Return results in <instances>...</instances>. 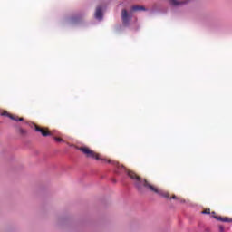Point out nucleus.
<instances>
[{
	"instance_id": "nucleus-1",
	"label": "nucleus",
	"mask_w": 232,
	"mask_h": 232,
	"mask_svg": "<svg viewBox=\"0 0 232 232\" xmlns=\"http://www.w3.org/2000/svg\"><path fill=\"white\" fill-rule=\"evenodd\" d=\"M117 167L116 173H121V171H125L127 175L134 181V185L136 186L137 189L142 192L143 188L145 189H149L152 193H156V195H160V197H164V198H169V193L164 192V190L157 188L155 185H151L148 180L143 179L140 178L137 173L128 170L124 165H121L118 162L114 163Z\"/></svg>"
},
{
	"instance_id": "nucleus-2",
	"label": "nucleus",
	"mask_w": 232,
	"mask_h": 232,
	"mask_svg": "<svg viewBox=\"0 0 232 232\" xmlns=\"http://www.w3.org/2000/svg\"><path fill=\"white\" fill-rule=\"evenodd\" d=\"M78 150L79 151H82V153H83V155H85L89 159H95V160H102V162H109V163L111 162V160H107L106 159H102L99 153L92 150L88 147H80L78 148Z\"/></svg>"
},
{
	"instance_id": "nucleus-3",
	"label": "nucleus",
	"mask_w": 232,
	"mask_h": 232,
	"mask_svg": "<svg viewBox=\"0 0 232 232\" xmlns=\"http://www.w3.org/2000/svg\"><path fill=\"white\" fill-rule=\"evenodd\" d=\"M0 115L2 117H8L9 119H11V121H15V122H19V121H24V118H19V116L10 114V113H8V111H6L5 110H1V109H0Z\"/></svg>"
},
{
	"instance_id": "nucleus-4",
	"label": "nucleus",
	"mask_w": 232,
	"mask_h": 232,
	"mask_svg": "<svg viewBox=\"0 0 232 232\" xmlns=\"http://www.w3.org/2000/svg\"><path fill=\"white\" fill-rule=\"evenodd\" d=\"M32 128H34L35 131H38V133H41L43 137H50V135H52V132H50V130L44 128H41L38 125H35L34 123H33Z\"/></svg>"
},
{
	"instance_id": "nucleus-5",
	"label": "nucleus",
	"mask_w": 232,
	"mask_h": 232,
	"mask_svg": "<svg viewBox=\"0 0 232 232\" xmlns=\"http://www.w3.org/2000/svg\"><path fill=\"white\" fill-rule=\"evenodd\" d=\"M121 19H122V23L125 26H128L129 23H130V18L128 17V11L126 9H123L121 11Z\"/></svg>"
},
{
	"instance_id": "nucleus-6",
	"label": "nucleus",
	"mask_w": 232,
	"mask_h": 232,
	"mask_svg": "<svg viewBox=\"0 0 232 232\" xmlns=\"http://www.w3.org/2000/svg\"><path fill=\"white\" fill-rule=\"evenodd\" d=\"M95 18L99 19L100 21L102 19V7L98 6L96 8Z\"/></svg>"
},
{
	"instance_id": "nucleus-7",
	"label": "nucleus",
	"mask_w": 232,
	"mask_h": 232,
	"mask_svg": "<svg viewBox=\"0 0 232 232\" xmlns=\"http://www.w3.org/2000/svg\"><path fill=\"white\" fill-rule=\"evenodd\" d=\"M132 12H142L144 10H146V8L142 5H134L131 8Z\"/></svg>"
},
{
	"instance_id": "nucleus-8",
	"label": "nucleus",
	"mask_w": 232,
	"mask_h": 232,
	"mask_svg": "<svg viewBox=\"0 0 232 232\" xmlns=\"http://www.w3.org/2000/svg\"><path fill=\"white\" fill-rule=\"evenodd\" d=\"M217 220L220 222H232V219L229 218H222V217H214Z\"/></svg>"
},
{
	"instance_id": "nucleus-9",
	"label": "nucleus",
	"mask_w": 232,
	"mask_h": 232,
	"mask_svg": "<svg viewBox=\"0 0 232 232\" xmlns=\"http://www.w3.org/2000/svg\"><path fill=\"white\" fill-rule=\"evenodd\" d=\"M170 5L172 6H179V5H180V2L177 1V0H171L170 1Z\"/></svg>"
},
{
	"instance_id": "nucleus-10",
	"label": "nucleus",
	"mask_w": 232,
	"mask_h": 232,
	"mask_svg": "<svg viewBox=\"0 0 232 232\" xmlns=\"http://www.w3.org/2000/svg\"><path fill=\"white\" fill-rule=\"evenodd\" d=\"M71 22L72 23H78L79 22V18L77 16H73L71 18Z\"/></svg>"
},
{
	"instance_id": "nucleus-11",
	"label": "nucleus",
	"mask_w": 232,
	"mask_h": 232,
	"mask_svg": "<svg viewBox=\"0 0 232 232\" xmlns=\"http://www.w3.org/2000/svg\"><path fill=\"white\" fill-rule=\"evenodd\" d=\"M19 131H20L21 135H26V130H25L20 129Z\"/></svg>"
},
{
	"instance_id": "nucleus-12",
	"label": "nucleus",
	"mask_w": 232,
	"mask_h": 232,
	"mask_svg": "<svg viewBox=\"0 0 232 232\" xmlns=\"http://www.w3.org/2000/svg\"><path fill=\"white\" fill-rule=\"evenodd\" d=\"M54 140H56V142H63V139L62 138L54 137Z\"/></svg>"
},
{
	"instance_id": "nucleus-13",
	"label": "nucleus",
	"mask_w": 232,
	"mask_h": 232,
	"mask_svg": "<svg viewBox=\"0 0 232 232\" xmlns=\"http://www.w3.org/2000/svg\"><path fill=\"white\" fill-rule=\"evenodd\" d=\"M202 213H203V215H209L210 210L209 209H205Z\"/></svg>"
},
{
	"instance_id": "nucleus-14",
	"label": "nucleus",
	"mask_w": 232,
	"mask_h": 232,
	"mask_svg": "<svg viewBox=\"0 0 232 232\" xmlns=\"http://www.w3.org/2000/svg\"><path fill=\"white\" fill-rule=\"evenodd\" d=\"M219 232H224V227L219 226Z\"/></svg>"
},
{
	"instance_id": "nucleus-15",
	"label": "nucleus",
	"mask_w": 232,
	"mask_h": 232,
	"mask_svg": "<svg viewBox=\"0 0 232 232\" xmlns=\"http://www.w3.org/2000/svg\"><path fill=\"white\" fill-rule=\"evenodd\" d=\"M171 198H173V200H177V196L173 195Z\"/></svg>"
}]
</instances>
